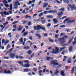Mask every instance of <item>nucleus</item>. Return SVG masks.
<instances>
[{
    "label": "nucleus",
    "mask_w": 76,
    "mask_h": 76,
    "mask_svg": "<svg viewBox=\"0 0 76 76\" xmlns=\"http://www.w3.org/2000/svg\"><path fill=\"white\" fill-rule=\"evenodd\" d=\"M4 73H7V70L6 69H5L4 70Z\"/></svg>",
    "instance_id": "63"
},
{
    "label": "nucleus",
    "mask_w": 76,
    "mask_h": 76,
    "mask_svg": "<svg viewBox=\"0 0 76 76\" xmlns=\"http://www.w3.org/2000/svg\"><path fill=\"white\" fill-rule=\"evenodd\" d=\"M55 50L56 51H52V54H57L59 53V51H59V48L56 47Z\"/></svg>",
    "instance_id": "6"
},
{
    "label": "nucleus",
    "mask_w": 76,
    "mask_h": 76,
    "mask_svg": "<svg viewBox=\"0 0 76 76\" xmlns=\"http://www.w3.org/2000/svg\"><path fill=\"white\" fill-rule=\"evenodd\" d=\"M8 36H10V38H11L12 37V35H11V33H10L8 34Z\"/></svg>",
    "instance_id": "44"
},
{
    "label": "nucleus",
    "mask_w": 76,
    "mask_h": 76,
    "mask_svg": "<svg viewBox=\"0 0 76 76\" xmlns=\"http://www.w3.org/2000/svg\"><path fill=\"white\" fill-rule=\"evenodd\" d=\"M64 53H65V51H64V50H63L61 53V54H64Z\"/></svg>",
    "instance_id": "64"
},
{
    "label": "nucleus",
    "mask_w": 76,
    "mask_h": 76,
    "mask_svg": "<svg viewBox=\"0 0 76 76\" xmlns=\"http://www.w3.org/2000/svg\"><path fill=\"white\" fill-rule=\"evenodd\" d=\"M50 59H51V60H53V58L51 57H47L46 58V60L47 61H49V60H50Z\"/></svg>",
    "instance_id": "13"
},
{
    "label": "nucleus",
    "mask_w": 76,
    "mask_h": 76,
    "mask_svg": "<svg viewBox=\"0 0 76 76\" xmlns=\"http://www.w3.org/2000/svg\"><path fill=\"white\" fill-rule=\"evenodd\" d=\"M9 40H6V41L5 42L4 44H7V43H8V42H9Z\"/></svg>",
    "instance_id": "36"
},
{
    "label": "nucleus",
    "mask_w": 76,
    "mask_h": 76,
    "mask_svg": "<svg viewBox=\"0 0 76 76\" xmlns=\"http://www.w3.org/2000/svg\"><path fill=\"white\" fill-rule=\"evenodd\" d=\"M9 15V13L6 12V11H4V12H1V16H3V17H4L3 16V15Z\"/></svg>",
    "instance_id": "8"
},
{
    "label": "nucleus",
    "mask_w": 76,
    "mask_h": 76,
    "mask_svg": "<svg viewBox=\"0 0 76 76\" xmlns=\"http://www.w3.org/2000/svg\"><path fill=\"white\" fill-rule=\"evenodd\" d=\"M43 15V13L42 12H41L39 14V17H41V15Z\"/></svg>",
    "instance_id": "49"
},
{
    "label": "nucleus",
    "mask_w": 76,
    "mask_h": 76,
    "mask_svg": "<svg viewBox=\"0 0 76 76\" xmlns=\"http://www.w3.org/2000/svg\"><path fill=\"white\" fill-rule=\"evenodd\" d=\"M33 69L34 70L35 72L37 71V69H36L35 68H33Z\"/></svg>",
    "instance_id": "51"
},
{
    "label": "nucleus",
    "mask_w": 76,
    "mask_h": 76,
    "mask_svg": "<svg viewBox=\"0 0 76 76\" xmlns=\"http://www.w3.org/2000/svg\"><path fill=\"white\" fill-rule=\"evenodd\" d=\"M53 21L54 23H57L58 22V20L56 18H55L53 19Z\"/></svg>",
    "instance_id": "18"
},
{
    "label": "nucleus",
    "mask_w": 76,
    "mask_h": 76,
    "mask_svg": "<svg viewBox=\"0 0 76 76\" xmlns=\"http://www.w3.org/2000/svg\"><path fill=\"white\" fill-rule=\"evenodd\" d=\"M32 1H29L28 2V3H27V4H28V5H29L30 4H32Z\"/></svg>",
    "instance_id": "28"
},
{
    "label": "nucleus",
    "mask_w": 76,
    "mask_h": 76,
    "mask_svg": "<svg viewBox=\"0 0 76 76\" xmlns=\"http://www.w3.org/2000/svg\"><path fill=\"white\" fill-rule=\"evenodd\" d=\"M42 24H44L46 23V20H42L41 21Z\"/></svg>",
    "instance_id": "25"
},
{
    "label": "nucleus",
    "mask_w": 76,
    "mask_h": 76,
    "mask_svg": "<svg viewBox=\"0 0 76 76\" xmlns=\"http://www.w3.org/2000/svg\"><path fill=\"white\" fill-rule=\"evenodd\" d=\"M58 40H59L60 42H62V41H63L64 40V39L63 38H59L58 39Z\"/></svg>",
    "instance_id": "20"
},
{
    "label": "nucleus",
    "mask_w": 76,
    "mask_h": 76,
    "mask_svg": "<svg viewBox=\"0 0 76 76\" xmlns=\"http://www.w3.org/2000/svg\"><path fill=\"white\" fill-rule=\"evenodd\" d=\"M70 19V17H68L67 18L65 19V21L64 22V23H66V22H67V21H68L69 19Z\"/></svg>",
    "instance_id": "23"
},
{
    "label": "nucleus",
    "mask_w": 76,
    "mask_h": 76,
    "mask_svg": "<svg viewBox=\"0 0 76 76\" xmlns=\"http://www.w3.org/2000/svg\"><path fill=\"white\" fill-rule=\"evenodd\" d=\"M48 13L50 14H52V13H57V11L56 10L53 11V10H50L48 11Z\"/></svg>",
    "instance_id": "10"
},
{
    "label": "nucleus",
    "mask_w": 76,
    "mask_h": 76,
    "mask_svg": "<svg viewBox=\"0 0 76 76\" xmlns=\"http://www.w3.org/2000/svg\"><path fill=\"white\" fill-rule=\"evenodd\" d=\"M46 17L49 19H53V16L52 15H47Z\"/></svg>",
    "instance_id": "16"
},
{
    "label": "nucleus",
    "mask_w": 76,
    "mask_h": 76,
    "mask_svg": "<svg viewBox=\"0 0 76 76\" xmlns=\"http://www.w3.org/2000/svg\"><path fill=\"white\" fill-rule=\"evenodd\" d=\"M23 70H24V72H28V68L24 69H23Z\"/></svg>",
    "instance_id": "27"
},
{
    "label": "nucleus",
    "mask_w": 76,
    "mask_h": 76,
    "mask_svg": "<svg viewBox=\"0 0 76 76\" xmlns=\"http://www.w3.org/2000/svg\"><path fill=\"white\" fill-rule=\"evenodd\" d=\"M30 66V65L29 64L27 63L26 64H24L23 65V67H26L27 68H28V67H29Z\"/></svg>",
    "instance_id": "12"
},
{
    "label": "nucleus",
    "mask_w": 76,
    "mask_h": 76,
    "mask_svg": "<svg viewBox=\"0 0 76 76\" xmlns=\"http://www.w3.org/2000/svg\"><path fill=\"white\" fill-rule=\"evenodd\" d=\"M4 6L5 7H9V5L7 4H5Z\"/></svg>",
    "instance_id": "52"
},
{
    "label": "nucleus",
    "mask_w": 76,
    "mask_h": 76,
    "mask_svg": "<svg viewBox=\"0 0 76 76\" xmlns=\"http://www.w3.org/2000/svg\"><path fill=\"white\" fill-rule=\"evenodd\" d=\"M51 25V23H49L47 25V27H50V26Z\"/></svg>",
    "instance_id": "40"
},
{
    "label": "nucleus",
    "mask_w": 76,
    "mask_h": 76,
    "mask_svg": "<svg viewBox=\"0 0 76 76\" xmlns=\"http://www.w3.org/2000/svg\"><path fill=\"white\" fill-rule=\"evenodd\" d=\"M9 73H10V71L8 70L7 71V74H9Z\"/></svg>",
    "instance_id": "53"
},
{
    "label": "nucleus",
    "mask_w": 76,
    "mask_h": 76,
    "mask_svg": "<svg viewBox=\"0 0 76 76\" xmlns=\"http://www.w3.org/2000/svg\"><path fill=\"white\" fill-rule=\"evenodd\" d=\"M43 4H44V5L43 6V7H47V5H48V3H44Z\"/></svg>",
    "instance_id": "26"
},
{
    "label": "nucleus",
    "mask_w": 76,
    "mask_h": 76,
    "mask_svg": "<svg viewBox=\"0 0 76 76\" xmlns=\"http://www.w3.org/2000/svg\"><path fill=\"white\" fill-rule=\"evenodd\" d=\"M68 6L69 7L70 9H71V11H73L74 9L75 10H76V7H75V4H74V5L72 6L71 4H70L68 5Z\"/></svg>",
    "instance_id": "4"
},
{
    "label": "nucleus",
    "mask_w": 76,
    "mask_h": 76,
    "mask_svg": "<svg viewBox=\"0 0 76 76\" xmlns=\"http://www.w3.org/2000/svg\"><path fill=\"white\" fill-rule=\"evenodd\" d=\"M57 61V60H53L51 61L50 65H53V67H55V66H57L58 65V63L56 62Z\"/></svg>",
    "instance_id": "3"
},
{
    "label": "nucleus",
    "mask_w": 76,
    "mask_h": 76,
    "mask_svg": "<svg viewBox=\"0 0 76 76\" xmlns=\"http://www.w3.org/2000/svg\"><path fill=\"white\" fill-rule=\"evenodd\" d=\"M55 37L56 38H58V34H56L55 35Z\"/></svg>",
    "instance_id": "45"
},
{
    "label": "nucleus",
    "mask_w": 76,
    "mask_h": 76,
    "mask_svg": "<svg viewBox=\"0 0 76 76\" xmlns=\"http://www.w3.org/2000/svg\"><path fill=\"white\" fill-rule=\"evenodd\" d=\"M29 38L30 39H31V40H32V37L31 36H30L29 37Z\"/></svg>",
    "instance_id": "55"
},
{
    "label": "nucleus",
    "mask_w": 76,
    "mask_h": 76,
    "mask_svg": "<svg viewBox=\"0 0 76 76\" xmlns=\"http://www.w3.org/2000/svg\"><path fill=\"white\" fill-rule=\"evenodd\" d=\"M47 35H48V34L47 33L43 34V36L44 37H47Z\"/></svg>",
    "instance_id": "48"
},
{
    "label": "nucleus",
    "mask_w": 76,
    "mask_h": 76,
    "mask_svg": "<svg viewBox=\"0 0 76 76\" xmlns=\"http://www.w3.org/2000/svg\"><path fill=\"white\" fill-rule=\"evenodd\" d=\"M28 32H25L23 34V36L25 37V36H26V35H28Z\"/></svg>",
    "instance_id": "33"
},
{
    "label": "nucleus",
    "mask_w": 76,
    "mask_h": 76,
    "mask_svg": "<svg viewBox=\"0 0 76 76\" xmlns=\"http://www.w3.org/2000/svg\"><path fill=\"white\" fill-rule=\"evenodd\" d=\"M34 57V54L33 53L31 56V58H32V57Z\"/></svg>",
    "instance_id": "62"
},
{
    "label": "nucleus",
    "mask_w": 76,
    "mask_h": 76,
    "mask_svg": "<svg viewBox=\"0 0 76 76\" xmlns=\"http://www.w3.org/2000/svg\"><path fill=\"white\" fill-rule=\"evenodd\" d=\"M76 68V67L74 66L72 67V69H71V73L72 74H73L74 73V72H75V68Z\"/></svg>",
    "instance_id": "14"
},
{
    "label": "nucleus",
    "mask_w": 76,
    "mask_h": 76,
    "mask_svg": "<svg viewBox=\"0 0 76 76\" xmlns=\"http://www.w3.org/2000/svg\"><path fill=\"white\" fill-rule=\"evenodd\" d=\"M35 35L36 36V37H37L39 39H41V38H42V37H41V34H36Z\"/></svg>",
    "instance_id": "11"
},
{
    "label": "nucleus",
    "mask_w": 76,
    "mask_h": 76,
    "mask_svg": "<svg viewBox=\"0 0 76 76\" xmlns=\"http://www.w3.org/2000/svg\"><path fill=\"white\" fill-rule=\"evenodd\" d=\"M34 31H35L36 30H37V31H40V29H42V30L45 31V27L42 26L41 27L39 25H38L36 27L34 26Z\"/></svg>",
    "instance_id": "2"
},
{
    "label": "nucleus",
    "mask_w": 76,
    "mask_h": 76,
    "mask_svg": "<svg viewBox=\"0 0 76 76\" xmlns=\"http://www.w3.org/2000/svg\"><path fill=\"white\" fill-rule=\"evenodd\" d=\"M15 4L14 8L15 9H18V6H20V3L18 2H15Z\"/></svg>",
    "instance_id": "7"
},
{
    "label": "nucleus",
    "mask_w": 76,
    "mask_h": 76,
    "mask_svg": "<svg viewBox=\"0 0 76 76\" xmlns=\"http://www.w3.org/2000/svg\"><path fill=\"white\" fill-rule=\"evenodd\" d=\"M72 39H71L70 40H69L68 42L69 43H70L71 42H72Z\"/></svg>",
    "instance_id": "60"
},
{
    "label": "nucleus",
    "mask_w": 76,
    "mask_h": 76,
    "mask_svg": "<svg viewBox=\"0 0 76 76\" xmlns=\"http://www.w3.org/2000/svg\"><path fill=\"white\" fill-rule=\"evenodd\" d=\"M23 28V26H22L21 25H19L17 31V32H21Z\"/></svg>",
    "instance_id": "5"
},
{
    "label": "nucleus",
    "mask_w": 76,
    "mask_h": 76,
    "mask_svg": "<svg viewBox=\"0 0 76 76\" xmlns=\"http://www.w3.org/2000/svg\"><path fill=\"white\" fill-rule=\"evenodd\" d=\"M63 1H64V2H66V3H69V1L68 0H63Z\"/></svg>",
    "instance_id": "31"
},
{
    "label": "nucleus",
    "mask_w": 76,
    "mask_h": 76,
    "mask_svg": "<svg viewBox=\"0 0 76 76\" xmlns=\"http://www.w3.org/2000/svg\"><path fill=\"white\" fill-rule=\"evenodd\" d=\"M75 22V20H68V21L67 22V23H73Z\"/></svg>",
    "instance_id": "17"
},
{
    "label": "nucleus",
    "mask_w": 76,
    "mask_h": 76,
    "mask_svg": "<svg viewBox=\"0 0 76 76\" xmlns=\"http://www.w3.org/2000/svg\"><path fill=\"white\" fill-rule=\"evenodd\" d=\"M67 62L69 63H72V60L71 58H69L67 60Z\"/></svg>",
    "instance_id": "19"
},
{
    "label": "nucleus",
    "mask_w": 76,
    "mask_h": 76,
    "mask_svg": "<svg viewBox=\"0 0 76 76\" xmlns=\"http://www.w3.org/2000/svg\"><path fill=\"white\" fill-rule=\"evenodd\" d=\"M60 74L62 76H65V73L63 70H62L61 71Z\"/></svg>",
    "instance_id": "15"
},
{
    "label": "nucleus",
    "mask_w": 76,
    "mask_h": 76,
    "mask_svg": "<svg viewBox=\"0 0 76 76\" xmlns=\"http://www.w3.org/2000/svg\"><path fill=\"white\" fill-rule=\"evenodd\" d=\"M28 54H31L32 53V51L31 50H29L28 52Z\"/></svg>",
    "instance_id": "41"
},
{
    "label": "nucleus",
    "mask_w": 76,
    "mask_h": 76,
    "mask_svg": "<svg viewBox=\"0 0 76 76\" xmlns=\"http://www.w3.org/2000/svg\"><path fill=\"white\" fill-rule=\"evenodd\" d=\"M63 12L62 11H61L60 12H58L57 14L58 16L57 17V19H59V20H61V19L63 20L64 18H67L66 16H64L63 17V18H61V16H62V15H63Z\"/></svg>",
    "instance_id": "1"
},
{
    "label": "nucleus",
    "mask_w": 76,
    "mask_h": 76,
    "mask_svg": "<svg viewBox=\"0 0 76 76\" xmlns=\"http://www.w3.org/2000/svg\"><path fill=\"white\" fill-rule=\"evenodd\" d=\"M3 3H5V4H7V2L6 1V0L3 1Z\"/></svg>",
    "instance_id": "39"
},
{
    "label": "nucleus",
    "mask_w": 76,
    "mask_h": 76,
    "mask_svg": "<svg viewBox=\"0 0 76 76\" xmlns=\"http://www.w3.org/2000/svg\"><path fill=\"white\" fill-rule=\"evenodd\" d=\"M30 48V47L29 46H26L24 47V49L25 50H28V49H29Z\"/></svg>",
    "instance_id": "29"
},
{
    "label": "nucleus",
    "mask_w": 76,
    "mask_h": 76,
    "mask_svg": "<svg viewBox=\"0 0 76 76\" xmlns=\"http://www.w3.org/2000/svg\"><path fill=\"white\" fill-rule=\"evenodd\" d=\"M18 22V21H15L12 23V25H14V24L17 23V22Z\"/></svg>",
    "instance_id": "43"
},
{
    "label": "nucleus",
    "mask_w": 76,
    "mask_h": 76,
    "mask_svg": "<svg viewBox=\"0 0 76 76\" xmlns=\"http://www.w3.org/2000/svg\"><path fill=\"white\" fill-rule=\"evenodd\" d=\"M12 18L11 17H7V18H8L7 19V20L8 21H9V20H10V18Z\"/></svg>",
    "instance_id": "50"
},
{
    "label": "nucleus",
    "mask_w": 76,
    "mask_h": 76,
    "mask_svg": "<svg viewBox=\"0 0 76 76\" xmlns=\"http://www.w3.org/2000/svg\"><path fill=\"white\" fill-rule=\"evenodd\" d=\"M19 41L21 43L23 42V38H21L20 39H19Z\"/></svg>",
    "instance_id": "38"
},
{
    "label": "nucleus",
    "mask_w": 76,
    "mask_h": 76,
    "mask_svg": "<svg viewBox=\"0 0 76 76\" xmlns=\"http://www.w3.org/2000/svg\"><path fill=\"white\" fill-rule=\"evenodd\" d=\"M17 25H14L13 26V28H16V26H17Z\"/></svg>",
    "instance_id": "58"
},
{
    "label": "nucleus",
    "mask_w": 76,
    "mask_h": 76,
    "mask_svg": "<svg viewBox=\"0 0 76 76\" xmlns=\"http://www.w3.org/2000/svg\"><path fill=\"white\" fill-rule=\"evenodd\" d=\"M25 31V28H24L23 31H21V33H23Z\"/></svg>",
    "instance_id": "57"
},
{
    "label": "nucleus",
    "mask_w": 76,
    "mask_h": 76,
    "mask_svg": "<svg viewBox=\"0 0 76 76\" xmlns=\"http://www.w3.org/2000/svg\"><path fill=\"white\" fill-rule=\"evenodd\" d=\"M48 13V11H45L44 12H43V13L44 14H46V13Z\"/></svg>",
    "instance_id": "59"
},
{
    "label": "nucleus",
    "mask_w": 76,
    "mask_h": 76,
    "mask_svg": "<svg viewBox=\"0 0 76 76\" xmlns=\"http://www.w3.org/2000/svg\"><path fill=\"white\" fill-rule=\"evenodd\" d=\"M10 9L11 10H12V4H10Z\"/></svg>",
    "instance_id": "30"
},
{
    "label": "nucleus",
    "mask_w": 76,
    "mask_h": 76,
    "mask_svg": "<svg viewBox=\"0 0 76 76\" xmlns=\"http://www.w3.org/2000/svg\"><path fill=\"white\" fill-rule=\"evenodd\" d=\"M73 49V46H71L69 47V50L70 52L72 51V49Z\"/></svg>",
    "instance_id": "24"
},
{
    "label": "nucleus",
    "mask_w": 76,
    "mask_h": 76,
    "mask_svg": "<svg viewBox=\"0 0 76 76\" xmlns=\"http://www.w3.org/2000/svg\"><path fill=\"white\" fill-rule=\"evenodd\" d=\"M59 10H62V11H64V8H63L60 9H59Z\"/></svg>",
    "instance_id": "42"
},
{
    "label": "nucleus",
    "mask_w": 76,
    "mask_h": 76,
    "mask_svg": "<svg viewBox=\"0 0 76 76\" xmlns=\"http://www.w3.org/2000/svg\"><path fill=\"white\" fill-rule=\"evenodd\" d=\"M18 58L19 59H23V57L22 56H18Z\"/></svg>",
    "instance_id": "46"
},
{
    "label": "nucleus",
    "mask_w": 76,
    "mask_h": 76,
    "mask_svg": "<svg viewBox=\"0 0 76 76\" xmlns=\"http://www.w3.org/2000/svg\"><path fill=\"white\" fill-rule=\"evenodd\" d=\"M28 21H25L23 22V25H25V23H27Z\"/></svg>",
    "instance_id": "37"
},
{
    "label": "nucleus",
    "mask_w": 76,
    "mask_h": 76,
    "mask_svg": "<svg viewBox=\"0 0 76 76\" xmlns=\"http://www.w3.org/2000/svg\"><path fill=\"white\" fill-rule=\"evenodd\" d=\"M42 70H41L40 71H39V76H44V74H41V72H42Z\"/></svg>",
    "instance_id": "22"
},
{
    "label": "nucleus",
    "mask_w": 76,
    "mask_h": 76,
    "mask_svg": "<svg viewBox=\"0 0 76 76\" xmlns=\"http://www.w3.org/2000/svg\"><path fill=\"white\" fill-rule=\"evenodd\" d=\"M18 63L19 64H21V65H23V62H22L21 61H18Z\"/></svg>",
    "instance_id": "32"
},
{
    "label": "nucleus",
    "mask_w": 76,
    "mask_h": 76,
    "mask_svg": "<svg viewBox=\"0 0 76 76\" xmlns=\"http://www.w3.org/2000/svg\"><path fill=\"white\" fill-rule=\"evenodd\" d=\"M49 40L50 42H54V41H53V40L49 38Z\"/></svg>",
    "instance_id": "35"
},
{
    "label": "nucleus",
    "mask_w": 76,
    "mask_h": 76,
    "mask_svg": "<svg viewBox=\"0 0 76 76\" xmlns=\"http://www.w3.org/2000/svg\"><path fill=\"white\" fill-rule=\"evenodd\" d=\"M65 48H66V47L60 48V51H61L62 50H64V49Z\"/></svg>",
    "instance_id": "34"
},
{
    "label": "nucleus",
    "mask_w": 76,
    "mask_h": 76,
    "mask_svg": "<svg viewBox=\"0 0 76 76\" xmlns=\"http://www.w3.org/2000/svg\"><path fill=\"white\" fill-rule=\"evenodd\" d=\"M9 45H10L9 44L7 45V47L6 48V49H8L9 47H10H10L9 46Z\"/></svg>",
    "instance_id": "56"
},
{
    "label": "nucleus",
    "mask_w": 76,
    "mask_h": 76,
    "mask_svg": "<svg viewBox=\"0 0 76 76\" xmlns=\"http://www.w3.org/2000/svg\"><path fill=\"white\" fill-rule=\"evenodd\" d=\"M12 50H13V48H11L10 50V51H9V53H10V52H12Z\"/></svg>",
    "instance_id": "61"
},
{
    "label": "nucleus",
    "mask_w": 76,
    "mask_h": 76,
    "mask_svg": "<svg viewBox=\"0 0 76 76\" xmlns=\"http://www.w3.org/2000/svg\"><path fill=\"white\" fill-rule=\"evenodd\" d=\"M10 56L12 58H14L15 56H16V55L15 53H11L10 54Z\"/></svg>",
    "instance_id": "9"
},
{
    "label": "nucleus",
    "mask_w": 76,
    "mask_h": 76,
    "mask_svg": "<svg viewBox=\"0 0 76 76\" xmlns=\"http://www.w3.org/2000/svg\"><path fill=\"white\" fill-rule=\"evenodd\" d=\"M56 3H59V4L61 3V2H60V1H58V0H56Z\"/></svg>",
    "instance_id": "54"
},
{
    "label": "nucleus",
    "mask_w": 76,
    "mask_h": 76,
    "mask_svg": "<svg viewBox=\"0 0 76 76\" xmlns=\"http://www.w3.org/2000/svg\"><path fill=\"white\" fill-rule=\"evenodd\" d=\"M58 73H59V71H58V70H56V72H55L54 73L56 76H57Z\"/></svg>",
    "instance_id": "21"
},
{
    "label": "nucleus",
    "mask_w": 76,
    "mask_h": 76,
    "mask_svg": "<svg viewBox=\"0 0 76 76\" xmlns=\"http://www.w3.org/2000/svg\"><path fill=\"white\" fill-rule=\"evenodd\" d=\"M27 24H28V26H30L31 25V22H28V23Z\"/></svg>",
    "instance_id": "47"
}]
</instances>
